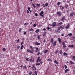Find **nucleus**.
Returning <instances> with one entry per match:
<instances>
[{
  "mask_svg": "<svg viewBox=\"0 0 75 75\" xmlns=\"http://www.w3.org/2000/svg\"><path fill=\"white\" fill-rule=\"evenodd\" d=\"M56 24H57V22H55L54 23H53L52 24V26L53 27H55L56 26Z\"/></svg>",
  "mask_w": 75,
  "mask_h": 75,
  "instance_id": "obj_1",
  "label": "nucleus"
},
{
  "mask_svg": "<svg viewBox=\"0 0 75 75\" xmlns=\"http://www.w3.org/2000/svg\"><path fill=\"white\" fill-rule=\"evenodd\" d=\"M43 14H44V12L43 11H41V12L40 13V15L41 17H44V16L43 15Z\"/></svg>",
  "mask_w": 75,
  "mask_h": 75,
  "instance_id": "obj_2",
  "label": "nucleus"
},
{
  "mask_svg": "<svg viewBox=\"0 0 75 75\" xmlns=\"http://www.w3.org/2000/svg\"><path fill=\"white\" fill-rule=\"evenodd\" d=\"M57 14H58V16L59 17H61V12L60 11L57 12Z\"/></svg>",
  "mask_w": 75,
  "mask_h": 75,
  "instance_id": "obj_3",
  "label": "nucleus"
},
{
  "mask_svg": "<svg viewBox=\"0 0 75 75\" xmlns=\"http://www.w3.org/2000/svg\"><path fill=\"white\" fill-rule=\"evenodd\" d=\"M75 14V12H73L72 13H70V17H72Z\"/></svg>",
  "mask_w": 75,
  "mask_h": 75,
  "instance_id": "obj_4",
  "label": "nucleus"
},
{
  "mask_svg": "<svg viewBox=\"0 0 75 75\" xmlns=\"http://www.w3.org/2000/svg\"><path fill=\"white\" fill-rule=\"evenodd\" d=\"M62 44L63 46V48H65L66 46V45L65 44V42H62Z\"/></svg>",
  "mask_w": 75,
  "mask_h": 75,
  "instance_id": "obj_5",
  "label": "nucleus"
},
{
  "mask_svg": "<svg viewBox=\"0 0 75 75\" xmlns=\"http://www.w3.org/2000/svg\"><path fill=\"white\" fill-rule=\"evenodd\" d=\"M30 62H34V58H31L30 59Z\"/></svg>",
  "mask_w": 75,
  "mask_h": 75,
  "instance_id": "obj_6",
  "label": "nucleus"
},
{
  "mask_svg": "<svg viewBox=\"0 0 75 75\" xmlns=\"http://www.w3.org/2000/svg\"><path fill=\"white\" fill-rule=\"evenodd\" d=\"M58 42H59L60 44H61V43H62V41H61V38H58Z\"/></svg>",
  "mask_w": 75,
  "mask_h": 75,
  "instance_id": "obj_7",
  "label": "nucleus"
},
{
  "mask_svg": "<svg viewBox=\"0 0 75 75\" xmlns=\"http://www.w3.org/2000/svg\"><path fill=\"white\" fill-rule=\"evenodd\" d=\"M27 52H30V53H31V54H34V52L32 51H31L29 50V49H28L27 50Z\"/></svg>",
  "mask_w": 75,
  "mask_h": 75,
  "instance_id": "obj_8",
  "label": "nucleus"
},
{
  "mask_svg": "<svg viewBox=\"0 0 75 75\" xmlns=\"http://www.w3.org/2000/svg\"><path fill=\"white\" fill-rule=\"evenodd\" d=\"M53 46H55L57 44V42L56 41H55L54 42H53V43H52Z\"/></svg>",
  "mask_w": 75,
  "mask_h": 75,
  "instance_id": "obj_9",
  "label": "nucleus"
},
{
  "mask_svg": "<svg viewBox=\"0 0 75 75\" xmlns=\"http://www.w3.org/2000/svg\"><path fill=\"white\" fill-rule=\"evenodd\" d=\"M30 48L32 51L33 52L34 51V49H33V47L32 46H30Z\"/></svg>",
  "mask_w": 75,
  "mask_h": 75,
  "instance_id": "obj_10",
  "label": "nucleus"
},
{
  "mask_svg": "<svg viewBox=\"0 0 75 75\" xmlns=\"http://www.w3.org/2000/svg\"><path fill=\"white\" fill-rule=\"evenodd\" d=\"M32 68L33 69V70H36V68H35V67L34 65L33 66Z\"/></svg>",
  "mask_w": 75,
  "mask_h": 75,
  "instance_id": "obj_11",
  "label": "nucleus"
},
{
  "mask_svg": "<svg viewBox=\"0 0 75 75\" xmlns=\"http://www.w3.org/2000/svg\"><path fill=\"white\" fill-rule=\"evenodd\" d=\"M65 16H63L62 18V19H61V21H62L64 20H65Z\"/></svg>",
  "mask_w": 75,
  "mask_h": 75,
  "instance_id": "obj_12",
  "label": "nucleus"
},
{
  "mask_svg": "<svg viewBox=\"0 0 75 75\" xmlns=\"http://www.w3.org/2000/svg\"><path fill=\"white\" fill-rule=\"evenodd\" d=\"M69 47H70V48H74V45H69Z\"/></svg>",
  "mask_w": 75,
  "mask_h": 75,
  "instance_id": "obj_13",
  "label": "nucleus"
},
{
  "mask_svg": "<svg viewBox=\"0 0 75 75\" xmlns=\"http://www.w3.org/2000/svg\"><path fill=\"white\" fill-rule=\"evenodd\" d=\"M56 32L57 33H60V31H59V30H58V29L57 30H55Z\"/></svg>",
  "mask_w": 75,
  "mask_h": 75,
  "instance_id": "obj_14",
  "label": "nucleus"
},
{
  "mask_svg": "<svg viewBox=\"0 0 75 75\" xmlns=\"http://www.w3.org/2000/svg\"><path fill=\"white\" fill-rule=\"evenodd\" d=\"M69 27V24H68L67 26L65 28L66 30H67Z\"/></svg>",
  "mask_w": 75,
  "mask_h": 75,
  "instance_id": "obj_15",
  "label": "nucleus"
},
{
  "mask_svg": "<svg viewBox=\"0 0 75 75\" xmlns=\"http://www.w3.org/2000/svg\"><path fill=\"white\" fill-rule=\"evenodd\" d=\"M63 55H64V56L66 55V56H68V53H67L66 52H64L63 53Z\"/></svg>",
  "mask_w": 75,
  "mask_h": 75,
  "instance_id": "obj_16",
  "label": "nucleus"
},
{
  "mask_svg": "<svg viewBox=\"0 0 75 75\" xmlns=\"http://www.w3.org/2000/svg\"><path fill=\"white\" fill-rule=\"evenodd\" d=\"M48 50H45V51L44 52V54H46V53H47V52H48Z\"/></svg>",
  "mask_w": 75,
  "mask_h": 75,
  "instance_id": "obj_17",
  "label": "nucleus"
},
{
  "mask_svg": "<svg viewBox=\"0 0 75 75\" xmlns=\"http://www.w3.org/2000/svg\"><path fill=\"white\" fill-rule=\"evenodd\" d=\"M51 42L52 44V43H53V42H54V39H53V38H52L51 39Z\"/></svg>",
  "mask_w": 75,
  "mask_h": 75,
  "instance_id": "obj_18",
  "label": "nucleus"
},
{
  "mask_svg": "<svg viewBox=\"0 0 75 75\" xmlns=\"http://www.w3.org/2000/svg\"><path fill=\"white\" fill-rule=\"evenodd\" d=\"M68 71H69V69H67L65 70V73H67V72H68Z\"/></svg>",
  "mask_w": 75,
  "mask_h": 75,
  "instance_id": "obj_19",
  "label": "nucleus"
},
{
  "mask_svg": "<svg viewBox=\"0 0 75 75\" xmlns=\"http://www.w3.org/2000/svg\"><path fill=\"white\" fill-rule=\"evenodd\" d=\"M35 45H40V43H38L37 42L35 43Z\"/></svg>",
  "mask_w": 75,
  "mask_h": 75,
  "instance_id": "obj_20",
  "label": "nucleus"
},
{
  "mask_svg": "<svg viewBox=\"0 0 75 75\" xmlns=\"http://www.w3.org/2000/svg\"><path fill=\"white\" fill-rule=\"evenodd\" d=\"M39 31L40 29H38L35 31V32L36 33H38V32H39Z\"/></svg>",
  "mask_w": 75,
  "mask_h": 75,
  "instance_id": "obj_21",
  "label": "nucleus"
},
{
  "mask_svg": "<svg viewBox=\"0 0 75 75\" xmlns=\"http://www.w3.org/2000/svg\"><path fill=\"white\" fill-rule=\"evenodd\" d=\"M32 6H33L34 8H35V7H36V6H35V4H32Z\"/></svg>",
  "mask_w": 75,
  "mask_h": 75,
  "instance_id": "obj_22",
  "label": "nucleus"
},
{
  "mask_svg": "<svg viewBox=\"0 0 75 75\" xmlns=\"http://www.w3.org/2000/svg\"><path fill=\"white\" fill-rule=\"evenodd\" d=\"M60 54L61 55H62V50H60L59 51Z\"/></svg>",
  "mask_w": 75,
  "mask_h": 75,
  "instance_id": "obj_23",
  "label": "nucleus"
},
{
  "mask_svg": "<svg viewBox=\"0 0 75 75\" xmlns=\"http://www.w3.org/2000/svg\"><path fill=\"white\" fill-rule=\"evenodd\" d=\"M62 24V22H60L58 23V25H61Z\"/></svg>",
  "mask_w": 75,
  "mask_h": 75,
  "instance_id": "obj_24",
  "label": "nucleus"
},
{
  "mask_svg": "<svg viewBox=\"0 0 75 75\" xmlns=\"http://www.w3.org/2000/svg\"><path fill=\"white\" fill-rule=\"evenodd\" d=\"M70 64H74V62H72V61H70Z\"/></svg>",
  "mask_w": 75,
  "mask_h": 75,
  "instance_id": "obj_25",
  "label": "nucleus"
},
{
  "mask_svg": "<svg viewBox=\"0 0 75 75\" xmlns=\"http://www.w3.org/2000/svg\"><path fill=\"white\" fill-rule=\"evenodd\" d=\"M68 35L69 37H71V35H72V34L71 33H70L69 34H68Z\"/></svg>",
  "mask_w": 75,
  "mask_h": 75,
  "instance_id": "obj_26",
  "label": "nucleus"
},
{
  "mask_svg": "<svg viewBox=\"0 0 75 75\" xmlns=\"http://www.w3.org/2000/svg\"><path fill=\"white\" fill-rule=\"evenodd\" d=\"M23 46H24V45H22L21 46V50H23Z\"/></svg>",
  "mask_w": 75,
  "mask_h": 75,
  "instance_id": "obj_27",
  "label": "nucleus"
},
{
  "mask_svg": "<svg viewBox=\"0 0 75 75\" xmlns=\"http://www.w3.org/2000/svg\"><path fill=\"white\" fill-rule=\"evenodd\" d=\"M69 6V5H66L64 6L66 8H68Z\"/></svg>",
  "mask_w": 75,
  "mask_h": 75,
  "instance_id": "obj_28",
  "label": "nucleus"
},
{
  "mask_svg": "<svg viewBox=\"0 0 75 75\" xmlns=\"http://www.w3.org/2000/svg\"><path fill=\"white\" fill-rule=\"evenodd\" d=\"M64 66L65 69H67V65L64 64Z\"/></svg>",
  "mask_w": 75,
  "mask_h": 75,
  "instance_id": "obj_29",
  "label": "nucleus"
},
{
  "mask_svg": "<svg viewBox=\"0 0 75 75\" xmlns=\"http://www.w3.org/2000/svg\"><path fill=\"white\" fill-rule=\"evenodd\" d=\"M48 5V3H46L45 4V6L46 7H47Z\"/></svg>",
  "mask_w": 75,
  "mask_h": 75,
  "instance_id": "obj_30",
  "label": "nucleus"
},
{
  "mask_svg": "<svg viewBox=\"0 0 75 75\" xmlns=\"http://www.w3.org/2000/svg\"><path fill=\"white\" fill-rule=\"evenodd\" d=\"M22 29L21 28H20L19 29V33H20V32H21V30H22Z\"/></svg>",
  "mask_w": 75,
  "mask_h": 75,
  "instance_id": "obj_31",
  "label": "nucleus"
},
{
  "mask_svg": "<svg viewBox=\"0 0 75 75\" xmlns=\"http://www.w3.org/2000/svg\"><path fill=\"white\" fill-rule=\"evenodd\" d=\"M47 60L50 61V62H52V60L50 59H48Z\"/></svg>",
  "mask_w": 75,
  "mask_h": 75,
  "instance_id": "obj_32",
  "label": "nucleus"
},
{
  "mask_svg": "<svg viewBox=\"0 0 75 75\" xmlns=\"http://www.w3.org/2000/svg\"><path fill=\"white\" fill-rule=\"evenodd\" d=\"M36 6L37 7H40V5L38 4H36Z\"/></svg>",
  "mask_w": 75,
  "mask_h": 75,
  "instance_id": "obj_33",
  "label": "nucleus"
},
{
  "mask_svg": "<svg viewBox=\"0 0 75 75\" xmlns=\"http://www.w3.org/2000/svg\"><path fill=\"white\" fill-rule=\"evenodd\" d=\"M28 23H24V25H28Z\"/></svg>",
  "mask_w": 75,
  "mask_h": 75,
  "instance_id": "obj_34",
  "label": "nucleus"
},
{
  "mask_svg": "<svg viewBox=\"0 0 75 75\" xmlns=\"http://www.w3.org/2000/svg\"><path fill=\"white\" fill-rule=\"evenodd\" d=\"M36 26H37V24L36 23L33 25V26L34 27H35Z\"/></svg>",
  "mask_w": 75,
  "mask_h": 75,
  "instance_id": "obj_35",
  "label": "nucleus"
},
{
  "mask_svg": "<svg viewBox=\"0 0 75 75\" xmlns=\"http://www.w3.org/2000/svg\"><path fill=\"white\" fill-rule=\"evenodd\" d=\"M32 71H30L29 72V74L30 75H32Z\"/></svg>",
  "mask_w": 75,
  "mask_h": 75,
  "instance_id": "obj_36",
  "label": "nucleus"
},
{
  "mask_svg": "<svg viewBox=\"0 0 75 75\" xmlns=\"http://www.w3.org/2000/svg\"><path fill=\"white\" fill-rule=\"evenodd\" d=\"M26 61H30V59H29L28 58H27L26 59Z\"/></svg>",
  "mask_w": 75,
  "mask_h": 75,
  "instance_id": "obj_37",
  "label": "nucleus"
},
{
  "mask_svg": "<svg viewBox=\"0 0 75 75\" xmlns=\"http://www.w3.org/2000/svg\"><path fill=\"white\" fill-rule=\"evenodd\" d=\"M20 46L18 45V46H17V49H19V48H20Z\"/></svg>",
  "mask_w": 75,
  "mask_h": 75,
  "instance_id": "obj_38",
  "label": "nucleus"
},
{
  "mask_svg": "<svg viewBox=\"0 0 75 75\" xmlns=\"http://www.w3.org/2000/svg\"><path fill=\"white\" fill-rule=\"evenodd\" d=\"M23 69H25L26 68V65H25L24 66H23Z\"/></svg>",
  "mask_w": 75,
  "mask_h": 75,
  "instance_id": "obj_39",
  "label": "nucleus"
},
{
  "mask_svg": "<svg viewBox=\"0 0 75 75\" xmlns=\"http://www.w3.org/2000/svg\"><path fill=\"white\" fill-rule=\"evenodd\" d=\"M36 65H37L38 66H39V65H40V63H36Z\"/></svg>",
  "mask_w": 75,
  "mask_h": 75,
  "instance_id": "obj_40",
  "label": "nucleus"
},
{
  "mask_svg": "<svg viewBox=\"0 0 75 75\" xmlns=\"http://www.w3.org/2000/svg\"><path fill=\"white\" fill-rule=\"evenodd\" d=\"M26 13L27 14H29V13H30V12L29 11H28V10H27L26 11Z\"/></svg>",
  "mask_w": 75,
  "mask_h": 75,
  "instance_id": "obj_41",
  "label": "nucleus"
},
{
  "mask_svg": "<svg viewBox=\"0 0 75 75\" xmlns=\"http://www.w3.org/2000/svg\"><path fill=\"white\" fill-rule=\"evenodd\" d=\"M38 40H40V37L38 35Z\"/></svg>",
  "mask_w": 75,
  "mask_h": 75,
  "instance_id": "obj_42",
  "label": "nucleus"
},
{
  "mask_svg": "<svg viewBox=\"0 0 75 75\" xmlns=\"http://www.w3.org/2000/svg\"><path fill=\"white\" fill-rule=\"evenodd\" d=\"M6 49L5 48H4L3 49V51H5Z\"/></svg>",
  "mask_w": 75,
  "mask_h": 75,
  "instance_id": "obj_43",
  "label": "nucleus"
},
{
  "mask_svg": "<svg viewBox=\"0 0 75 75\" xmlns=\"http://www.w3.org/2000/svg\"><path fill=\"white\" fill-rule=\"evenodd\" d=\"M45 34H46V32H44V34L43 35V36H45Z\"/></svg>",
  "mask_w": 75,
  "mask_h": 75,
  "instance_id": "obj_44",
  "label": "nucleus"
},
{
  "mask_svg": "<svg viewBox=\"0 0 75 75\" xmlns=\"http://www.w3.org/2000/svg\"><path fill=\"white\" fill-rule=\"evenodd\" d=\"M42 6L44 8L45 7V4H42Z\"/></svg>",
  "mask_w": 75,
  "mask_h": 75,
  "instance_id": "obj_45",
  "label": "nucleus"
},
{
  "mask_svg": "<svg viewBox=\"0 0 75 75\" xmlns=\"http://www.w3.org/2000/svg\"><path fill=\"white\" fill-rule=\"evenodd\" d=\"M61 4V2H58L57 3V6H59V4Z\"/></svg>",
  "mask_w": 75,
  "mask_h": 75,
  "instance_id": "obj_46",
  "label": "nucleus"
},
{
  "mask_svg": "<svg viewBox=\"0 0 75 75\" xmlns=\"http://www.w3.org/2000/svg\"><path fill=\"white\" fill-rule=\"evenodd\" d=\"M72 58H73L74 61H75V56H73Z\"/></svg>",
  "mask_w": 75,
  "mask_h": 75,
  "instance_id": "obj_47",
  "label": "nucleus"
},
{
  "mask_svg": "<svg viewBox=\"0 0 75 75\" xmlns=\"http://www.w3.org/2000/svg\"><path fill=\"white\" fill-rule=\"evenodd\" d=\"M35 16H36V17H37V16H38V14H37V13H35Z\"/></svg>",
  "mask_w": 75,
  "mask_h": 75,
  "instance_id": "obj_48",
  "label": "nucleus"
},
{
  "mask_svg": "<svg viewBox=\"0 0 75 75\" xmlns=\"http://www.w3.org/2000/svg\"><path fill=\"white\" fill-rule=\"evenodd\" d=\"M33 29L31 28L30 29V31H33Z\"/></svg>",
  "mask_w": 75,
  "mask_h": 75,
  "instance_id": "obj_49",
  "label": "nucleus"
},
{
  "mask_svg": "<svg viewBox=\"0 0 75 75\" xmlns=\"http://www.w3.org/2000/svg\"><path fill=\"white\" fill-rule=\"evenodd\" d=\"M35 75H37V71H35Z\"/></svg>",
  "mask_w": 75,
  "mask_h": 75,
  "instance_id": "obj_50",
  "label": "nucleus"
},
{
  "mask_svg": "<svg viewBox=\"0 0 75 75\" xmlns=\"http://www.w3.org/2000/svg\"><path fill=\"white\" fill-rule=\"evenodd\" d=\"M40 54H41V53L40 52H39L37 54V55H40Z\"/></svg>",
  "mask_w": 75,
  "mask_h": 75,
  "instance_id": "obj_51",
  "label": "nucleus"
},
{
  "mask_svg": "<svg viewBox=\"0 0 75 75\" xmlns=\"http://www.w3.org/2000/svg\"><path fill=\"white\" fill-rule=\"evenodd\" d=\"M25 40V38H22V40H23V41H24V40Z\"/></svg>",
  "mask_w": 75,
  "mask_h": 75,
  "instance_id": "obj_52",
  "label": "nucleus"
},
{
  "mask_svg": "<svg viewBox=\"0 0 75 75\" xmlns=\"http://www.w3.org/2000/svg\"><path fill=\"white\" fill-rule=\"evenodd\" d=\"M28 10H29V11H30V8L29 7H28Z\"/></svg>",
  "mask_w": 75,
  "mask_h": 75,
  "instance_id": "obj_53",
  "label": "nucleus"
},
{
  "mask_svg": "<svg viewBox=\"0 0 75 75\" xmlns=\"http://www.w3.org/2000/svg\"><path fill=\"white\" fill-rule=\"evenodd\" d=\"M40 57H38V58L37 59V60H39V59H40Z\"/></svg>",
  "mask_w": 75,
  "mask_h": 75,
  "instance_id": "obj_54",
  "label": "nucleus"
},
{
  "mask_svg": "<svg viewBox=\"0 0 75 75\" xmlns=\"http://www.w3.org/2000/svg\"><path fill=\"white\" fill-rule=\"evenodd\" d=\"M50 29H51V28L49 27H47V30H50Z\"/></svg>",
  "mask_w": 75,
  "mask_h": 75,
  "instance_id": "obj_55",
  "label": "nucleus"
},
{
  "mask_svg": "<svg viewBox=\"0 0 75 75\" xmlns=\"http://www.w3.org/2000/svg\"><path fill=\"white\" fill-rule=\"evenodd\" d=\"M60 29H61V28H60V27H59L57 29V30H60Z\"/></svg>",
  "mask_w": 75,
  "mask_h": 75,
  "instance_id": "obj_56",
  "label": "nucleus"
},
{
  "mask_svg": "<svg viewBox=\"0 0 75 75\" xmlns=\"http://www.w3.org/2000/svg\"><path fill=\"white\" fill-rule=\"evenodd\" d=\"M56 53H58V50H56Z\"/></svg>",
  "mask_w": 75,
  "mask_h": 75,
  "instance_id": "obj_57",
  "label": "nucleus"
},
{
  "mask_svg": "<svg viewBox=\"0 0 75 75\" xmlns=\"http://www.w3.org/2000/svg\"><path fill=\"white\" fill-rule=\"evenodd\" d=\"M59 27H60V28H62V26H59Z\"/></svg>",
  "mask_w": 75,
  "mask_h": 75,
  "instance_id": "obj_58",
  "label": "nucleus"
},
{
  "mask_svg": "<svg viewBox=\"0 0 75 75\" xmlns=\"http://www.w3.org/2000/svg\"><path fill=\"white\" fill-rule=\"evenodd\" d=\"M64 7H62V8H60V9H61V10H63L64 9Z\"/></svg>",
  "mask_w": 75,
  "mask_h": 75,
  "instance_id": "obj_59",
  "label": "nucleus"
},
{
  "mask_svg": "<svg viewBox=\"0 0 75 75\" xmlns=\"http://www.w3.org/2000/svg\"><path fill=\"white\" fill-rule=\"evenodd\" d=\"M57 62V61H56V60H55V61H54V63H55V64H56Z\"/></svg>",
  "mask_w": 75,
  "mask_h": 75,
  "instance_id": "obj_60",
  "label": "nucleus"
},
{
  "mask_svg": "<svg viewBox=\"0 0 75 75\" xmlns=\"http://www.w3.org/2000/svg\"><path fill=\"white\" fill-rule=\"evenodd\" d=\"M38 61H39V60H37V61H36V62H37V63H38Z\"/></svg>",
  "mask_w": 75,
  "mask_h": 75,
  "instance_id": "obj_61",
  "label": "nucleus"
},
{
  "mask_svg": "<svg viewBox=\"0 0 75 75\" xmlns=\"http://www.w3.org/2000/svg\"><path fill=\"white\" fill-rule=\"evenodd\" d=\"M24 34H25V35L27 34V33H26V32H24Z\"/></svg>",
  "mask_w": 75,
  "mask_h": 75,
  "instance_id": "obj_62",
  "label": "nucleus"
},
{
  "mask_svg": "<svg viewBox=\"0 0 75 75\" xmlns=\"http://www.w3.org/2000/svg\"><path fill=\"white\" fill-rule=\"evenodd\" d=\"M36 50H38V47H36Z\"/></svg>",
  "mask_w": 75,
  "mask_h": 75,
  "instance_id": "obj_63",
  "label": "nucleus"
},
{
  "mask_svg": "<svg viewBox=\"0 0 75 75\" xmlns=\"http://www.w3.org/2000/svg\"><path fill=\"white\" fill-rule=\"evenodd\" d=\"M38 61H39V62H40V61H41V59H39Z\"/></svg>",
  "mask_w": 75,
  "mask_h": 75,
  "instance_id": "obj_64",
  "label": "nucleus"
}]
</instances>
